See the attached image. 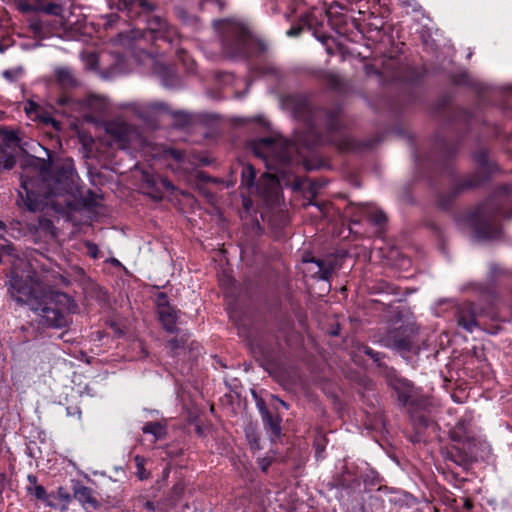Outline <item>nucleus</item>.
Returning a JSON list of instances; mask_svg holds the SVG:
<instances>
[{
	"label": "nucleus",
	"mask_w": 512,
	"mask_h": 512,
	"mask_svg": "<svg viewBox=\"0 0 512 512\" xmlns=\"http://www.w3.org/2000/svg\"><path fill=\"white\" fill-rule=\"evenodd\" d=\"M8 285L11 297L38 312L43 326L64 328L71 321L70 314L76 311L77 305L66 293H44L31 275L30 265L23 258H15L12 262Z\"/></svg>",
	"instance_id": "1"
},
{
	"label": "nucleus",
	"mask_w": 512,
	"mask_h": 512,
	"mask_svg": "<svg viewBox=\"0 0 512 512\" xmlns=\"http://www.w3.org/2000/svg\"><path fill=\"white\" fill-rule=\"evenodd\" d=\"M74 168L70 163L56 167L53 175L46 168L41 169L39 178H28L22 176L21 187L23 192L19 196L29 211H37L42 205L51 204L53 207L68 204L64 199L61 203L54 202L51 198L54 196L66 197L74 186Z\"/></svg>",
	"instance_id": "2"
},
{
	"label": "nucleus",
	"mask_w": 512,
	"mask_h": 512,
	"mask_svg": "<svg viewBox=\"0 0 512 512\" xmlns=\"http://www.w3.org/2000/svg\"><path fill=\"white\" fill-rule=\"evenodd\" d=\"M223 47L230 56L249 57L264 52L266 45L250 34L248 29L236 21H223Z\"/></svg>",
	"instance_id": "3"
},
{
	"label": "nucleus",
	"mask_w": 512,
	"mask_h": 512,
	"mask_svg": "<svg viewBox=\"0 0 512 512\" xmlns=\"http://www.w3.org/2000/svg\"><path fill=\"white\" fill-rule=\"evenodd\" d=\"M254 154L262 158L268 170L278 171L280 165L288 164L294 152V144L281 138L265 137L251 143Z\"/></svg>",
	"instance_id": "4"
},
{
	"label": "nucleus",
	"mask_w": 512,
	"mask_h": 512,
	"mask_svg": "<svg viewBox=\"0 0 512 512\" xmlns=\"http://www.w3.org/2000/svg\"><path fill=\"white\" fill-rule=\"evenodd\" d=\"M499 212V205L492 201L476 209L472 216V223L477 238L493 239L500 234Z\"/></svg>",
	"instance_id": "5"
},
{
	"label": "nucleus",
	"mask_w": 512,
	"mask_h": 512,
	"mask_svg": "<svg viewBox=\"0 0 512 512\" xmlns=\"http://www.w3.org/2000/svg\"><path fill=\"white\" fill-rule=\"evenodd\" d=\"M284 104L295 118L304 122L309 128H314L324 114L321 110H313L304 96H288Z\"/></svg>",
	"instance_id": "6"
},
{
	"label": "nucleus",
	"mask_w": 512,
	"mask_h": 512,
	"mask_svg": "<svg viewBox=\"0 0 512 512\" xmlns=\"http://www.w3.org/2000/svg\"><path fill=\"white\" fill-rule=\"evenodd\" d=\"M416 332L412 327L405 326L389 331L382 339L383 344L403 354L413 348Z\"/></svg>",
	"instance_id": "7"
},
{
	"label": "nucleus",
	"mask_w": 512,
	"mask_h": 512,
	"mask_svg": "<svg viewBox=\"0 0 512 512\" xmlns=\"http://www.w3.org/2000/svg\"><path fill=\"white\" fill-rule=\"evenodd\" d=\"M26 227L35 242H48L56 236L52 221L45 217L27 221Z\"/></svg>",
	"instance_id": "8"
},
{
	"label": "nucleus",
	"mask_w": 512,
	"mask_h": 512,
	"mask_svg": "<svg viewBox=\"0 0 512 512\" xmlns=\"http://www.w3.org/2000/svg\"><path fill=\"white\" fill-rule=\"evenodd\" d=\"M395 391L397 392L398 400L403 405H410L421 409H427L430 405V400L427 397L418 398L416 389L407 382H399L395 386Z\"/></svg>",
	"instance_id": "9"
},
{
	"label": "nucleus",
	"mask_w": 512,
	"mask_h": 512,
	"mask_svg": "<svg viewBox=\"0 0 512 512\" xmlns=\"http://www.w3.org/2000/svg\"><path fill=\"white\" fill-rule=\"evenodd\" d=\"M257 192L265 202H276L279 195V182L276 176L271 173H264L257 183Z\"/></svg>",
	"instance_id": "10"
},
{
	"label": "nucleus",
	"mask_w": 512,
	"mask_h": 512,
	"mask_svg": "<svg viewBox=\"0 0 512 512\" xmlns=\"http://www.w3.org/2000/svg\"><path fill=\"white\" fill-rule=\"evenodd\" d=\"M480 311L472 303H463L457 309V323L468 332H472L478 326L477 317Z\"/></svg>",
	"instance_id": "11"
},
{
	"label": "nucleus",
	"mask_w": 512,
	"mask_h": 512,
	"mask_svg": "<svg viewBox=\"0 0 512 512\" xmlns=\"http://www.w3.org/2000/svg\"><path fill=\"white\" fill-rule=\"evenodd\" d=\"M106 130L110 135L122 143L131 141L137 135L134 127L120 119L109 122Z\"/></svg>",
	"instance_id": "12"
},
{
	"label": "nucleus",
	"mask_w": 512,
	"mask_h": 512,
	"mask_svg": "<svg viewBox=\"0 0 512 512\" xmlns=\"http://www.w3.org/2000/svg\"><path fill=\"white\" fill-rule=\"evenodd\" d=\"M120 10H126L130 18L140 16L141 13H149L155 9L153 3L148 0H119Z\"/></svg>",
	"instance_id": "13"
},
{
	"label": "nucleus",
	"mask_w": 512,
	"mask_h": 512,
	"mask_svg": "<svg viewBox=\"0 0 512 512\" xmlns=\"http://www.w3.org/2000/svg\"><path fill=\"white\" fill-rule=\"evenodd\" d=\"M134 109L146 121L169 111L167 105L162 102L139 103L134 105Z\"/></svg>",
	"instance_id": "14"
},
{
	"label": "nucleus",
	"mask_w": 512,
	"mask_h": 512,
	"mask_svg": "<svg viewBox=\"0 0 512 512\" xmlns=\"http://www.w3.org/2000/svg\"><path fill=\"white\" fill-rule=\"evenodd\" d=\"M260 413L264 423V427L267 430L272 441H275L281 437V418L279 415H273L268 411L267 408L261 407Z\"/></svg>",
	"instance_id": "15"
},
{
	"label": "nucleus",
	"mask_w": 512,
	"mask_h": 512,
	"mask_svg": "<svg viewBox=\"0 0 512 512\" xmlns=\"http://www.w3.org/2000/svg\"><path fill=\"white\" fill-rule=\"evenodd\" d=\"M147 29L154 33L157 39L168 40L171 35L167 23L159 16H153L147 20Z\"/></svg>",
	"instance_id": "16"
},
{
	"label": "nucleus",
	"mask_w": 512,
	"mask_h": 512,
	"mask_svg": "<svg viewBox=\"0 0 512 512\" xmlns=\"http://www.w3.org/2000/svg\"><path fill=\"white\" fill-rule=\"evenodd\" d=\"M55 76L58 84L64 89L73 88L78 85V81L73 71L68 67L56 68Z\"/></svg>",
	"instance_id": "17"
},
{
	"label": "nucleus",
	"mask_w": 512,
	"mask_h": 512,
	"mask_svg": "<svg viewBox=\"0 0 512 512\" xmlns=\"http://www.w3.org/2000/svg\"><path fill=\"white\" fill-rule=\"evenodd\" d=\"M303 261L306 263H314L316 265L314 275L319 279L328 280L331 277L332 271L334 269L331 262H326L324 260L314 258H304Z\"/></svg>",
	"instance_id": "18"
},
{
	"label": "nucleus",
	"mask_w": 512,
	"mask_h": 512,
	"mask_svg": "<svg viewBox=\"0 0 512 512\" xmlns=\"http://www.w3.org/2000/svg\"><path fill=\"white\" fill-rule=\"evenodd\" d=\"M74 498L82 504H87L92 507L97 505V500L93 495L92 489L83 485H76L74 487Z\"/></svg>",
	"instance_id": "19"
},
{
	"label": "nucleus",
	"mask_w": 512,
	"mask_h": 512,
	"mask_svg": "<svg viewBox=\"0 0 512 512\" xmlns=\"http://www.w3.org/2000/svg\"><path fill=\"white\" fill-rule=\"evenodd\" d=\"M158 316L164 328L167 331L172 332L176 325V311L171 306L164 307L158 311Z\"/></svg>",
	"instance_id": "20"
},
{
	"label": "nucleus",
	"mask_w": 512,
	"mask_h": 512,
	"mask_svg": "<svg viewBox=\"0 0 512 512\" xmlns=\"http://www.w3.org/2000/svg\"><path fill=\"white\" fill-rule=\"evenodd\" d=\"M69 0H45L35 7L36 10L43 11L51 15H60L63 5Z\"/></svg>",
	"instance_id": "21"
},
{
	"label": "nucleus",
	"mask_w": 512,
	"mask_h": 512,
	"mask_svg": "<svg viewBox=\"0 0 512 512\" xmlns=\"http://www.w3.org/2000/svg\"><path fill=\"white\" fill-rule=\"evenodd\" d=\"M0 141L3 146L7 149H11L15 151L16 149H21L20 147V139L17 133L13 130H2L0 131Z\"/></svg>",
	"instance_id": "22"
},
{
	"label": "nucleus",
	"mask_w": 512,
	"mask_h": 512,
	"mask_svg": "<svg viewBox=\"0 0 512 512\" xmlns=\"http://www.w3.org/2000/svg\"><path fill=\"white\" fill-rule=\"evenodd\" d=\"M451 438L454 442H457V443H464L465 441H467V450H466V454L467 455H472L473 454V443L470 441L469 437L465 436V432H464V424L462 422H459L455 429L451 432Z\"/></svg>",
	"instance_id": "23"
},
{
	"label": "nucleus",
	"mask_w": 512,
	"mask_h": 512,
	"mask_svg": "<svg viewBox=\"0 0 512 512\" xmlns=\"http://www.w3.org/2000/svg\"><path fill=\"white\" fill-rule=\"evenodd\" d=\"M145 434H151L154 441L163 439L166 436V428L160 422H148L142 427Z\"/></svg>",
	"instance_id": "24"
},
{
	"label": "nucleus",
	"mask_w": 512,
	"mask_h": 512,
	"mask_svg": "<svg viewBox=\"0 0 512 512\" xmlns=\"http://www.w3.org/2000/svg\"><path fill=\"white\" fill-rule=\"evenodd\" d=\"M13 247L11 243L5 239L2 235H0V263L3 261L4 257H7L9 263L12 265V262L15 258H19L16 255L12 254Z\"/></svg>",
	"instance_id": "25"
},
{
	"label": "nucleus",
	"mask_w": 512,
	"mask_h": 512,
	"mask_svg": "<svg viewBox=\"0 0 512 512\" xmlns=\"http://www.w3.org/2000/svg\"><path fill=\"white\" fill-rule=\"evenodd\" d=\"M255 177H256V172H255V169L253 168V166L246 165L243 167V170H242V184L243 185H245L249 188L252 187L254 185Z\"/></svg>",
	"instance_id": "26"
},
{
	"label": "nucleus",
	"mask_w": 512,
	"mask_h": 512,
	"mask_svg": "<svg viewBox=\"0 0 512 512\" xmlns=\"http://www.w3.org/2000/svg\"><path fill=\"white\" fill-rule=\"evenodd\" d=\"M11 238L17 239L23 235L22 224L20 221H11L7 225V232Z\"/></svg>",
	"instance_id": "27"
},
{
	"label": "nucleus",
	"mask_w": 512,
	"mask_h": 512,
	"mask_svg": "<svg viewBox=\"0 0 512 512\" xmlns=\"http://www.w3.org/2000/svg\"><path fill=\"white\" fill-rule=\"evenodd\" d=\"M27 490L30 494L34 495L37 499L42 500V501H47L46 490L43 486L36 484L34 486H29L27 488Z\"/></svg>",
	"instance_id": "28"
},
{
	"label": "nucleus",
	"mask_w": 512,
	"mask_h": 512,
	"mask_svg": "<svg viewBox=\"0 0 512 512\" xmlns=\"http://www.w3.org/2000/svg\"><path fill=\"white\" fill-rule=\"evenodd\" d=\"M368 218L376 225H382L386 221V215L382 211H369Z\"/></svg>",
	"instance_id": "29"
},
{
	"label": "nucleus",
	"mask_w": 512,
	"mask_h": 512,
	"mask_svg": "<svg viewBox=\"0 0 512 512\" xmlns=\"http://www.w3.org/2000/svg\"><path fill=\"white\" fill-rule=\"evenodd\" d=\"M155 303L157 306V311L161 310L164 307L170 306L169 302H168V298H167L166 294H164V293H159L156 296Z\"/></svg>",
	"instance_id": "30"
},
{
	"label": "nucleus",
	"mask_w": 512,
	"mask_h": 512,
	"mask_svg": "<svg viewBox=\"0 0 512 512\" xmlns=\"http://www.w3.org/2000/svg\"><path fill=\"white\" fill-rule=\"evenodd\" d=\"M15 163V156L11 153L5 156V159L2 161V166L4 169L9 170L14 167Z\"/></svg>",
	"instance_id": "31"
},
{
	"label": "nucleus",
	"mask_w": 512,
	"mask_h": 512,
	"mask_svg": "<svg viewBox=\"0 0 512 512\" xmlns=\"http://www.w3.org/2000/svg\"><path fill=\"white\" fill-rule=\"evenodd\" d=\"M475 159L482 166H486L488 164V156L485 150L478 151L475 154Z\"/></svg>",
	"instance_id": "32"
},
{
	"label": "nucleus",
	"mask_w": 512,
	"mask_h": 512,
	"mask_svg": "<svg viewBox=\"0 0 512 512\" xmlns=\"http://www.w3.org/2000/svg\"><path fill=\"white\" fill-rule=\"evenodd\" d=\"M85 246L87 248V253L93 257V258H97L98 257V253H99V249H98V246L92 242H86L85 243Z\"/></svg>",
	"instance_id": "33"
},
{
	"label": "nucleus",
	"mask_w": 512,
	"mask_h": 512,
	"mask_svg": "<svg viewBox=\"0 0 512 512\" xmlns=\"http://www.w3.org/2000/svg\"><path fill=\"white\" fill-rule=\"evenodd\" d=\"M167 153L177 161H182L184 157V153L177 149H170Z\"/></svg>",
	"instance_id": "34"
},
{
	"label": "nucleus",
	"mask_w": 512,
	"mask_h": 512,
	"mask_svg": "<svg viewBox=\"0 0 512 512\" xmlns=\"http://www.w3.org/2000/svg\"><path fill=\"white\" fill-rule=\"evenodd\" d=\"M57 493H58L59 498H61L62 500H65V501L70 500V495L63 487L58 488Z\"/></svg>",
	"instance_id": "35"
},
{
	"label": "nucleus",
	"mask_w": 512,
	"mask_h": 512,
	"mask_svg": "<svg viewBox=\"0 0 512 512\" xmlns=\"http://www.w3.org/2000/svg\"><path fill=\"white\" fill-rule=\"evenodd\" d=\"M302 31L301 26L292 27L287 31V35L290 37L298 36Z\"/></svg>",
	"instance_id": "36"
},
{
	"label": "nucleus",
	"mask_w": 512,
	"mask_h": 512,
	"mask_svg": "<svg viewBox=\"0 0 512 512\" xmlns=\"http://www.w3.org/2000/svg\"><path fill=\"white\" fill-rule=\"evenodd\" d=\"M322 187L321 185H318L317 183H311L309 187V193L312 197L316 196L317 190Z\"/></svg>",
	"instance_id": "37"
},
{
	"label": "nucleus",
	"mask_w": 512,
	"mask_h": 512,
	"mask_svg": "<svg viewBox=\"0 0 512 512\" xmlns=\"http://www.w3.org/2000/svg\"><path fill=\"white\" fill-rule=\"evenodd\" d=\"M364 353L372 357L375 361H378V358L376 357L378 353L374 352L371 348L365 347Z\"/></svg>",
	"instance_id": "38"
},
{
	"label": "nucleus",
	"mask_w": 512,
	"mask_h": 512,
	"mask_svg": "<svg viewBox=\"0 0 512 512\" xmlns=\"http://www.w3.org/2000/svg\"><path fill=\"white\" fill-rule=\"evenodd\" d=\"M28 481L31 483V486H34L37 484V478L34 475H28Z\"/></svg>",
	"instance_id": "39"
},
{
	"label": "nucleus",
	"mask_w": 512,
	"mask_h": 512,
	"mask_svg": "<svg viewBox=\"0 0 512 512\" xmlns=\"http://www.w3.org/2000/svg\"><path fill=\"white\" fill-rule=\"evenodd\" d=\"M144 505H145L146 509L151 510V511L154 510V504L152 502L146 501Z\"/></svg>",
	"instance_id": "40"
},
{
	"label": "nucleus",
	"mask_w": 512,
	"mask_h": 512,
	"mask_svg": "<svg viewBox=\"0 0 512 512\" xmlns=\"http://www.w3.org/2000/svg\"><path fill=\"white\" fill-rule=\"evenodd\" d=\"M169 346L171 347V349H176L177 348V341L176 340H170L169 341Z\"/></svg>",
	"instance_id": "41"
},
{
	"label": "nucleus",
	"mask_w": 512,
	"mask_h": 512,
	"mask_svg": "<svg viewBox=\"0 0 512 512\" xmlns=\"http://www.w3.org/2000/svg\"><path fill=\"white\" fill-rule=\"evenodd\" d=\"M162 184L166 188H173V186L171 185V183L168 180H162Z\"/></svg>",
	"instance_id": "42"
},
{
	"label": "nucleus",
	"mask_w": 512,
	"mask_h": 512,
	"mask_svg": "<svg viewBox=\"0 0 512 512\" xmlns=\"http://www.w3.org/2000/svg\"><path fill=\"white\" fill-rule=\"evenodd\" d=\"M0 230L7 232V224L3 221H0Z\"/></svg>",
	"instance_id": "43"
},
{
	"label": "nucleus",
	"mask_w": 512,
	"mask_h": 512,
	"mask_svg": "<svg viewBox=\"0 0 512 512\" xmlns=\"http://www.w3.org/2000/svg\"><path fill=\"white\" fill-rule=\"evenodd\" d=\"M3 75L6 77V78H9L11 77V73L9 71H4Z\"/></svg>",
	"instance_id": "44"
},
{
	"label": "nucleus",
	"mask_w": 512,
	"mask_h": 512,
	"mask_svg": "<svg viewBox=\"0 0 512 512\" xmlns=\"http://www.w3.org/2000/svg\"><path fill=\"white\" fill-rule=\"evenodd\" d=\"M327 125H328V127L330 129H335L336 128V126L332 122H329Z\"/></svg>",
	"instance_id": "45"
},
{
	"label": "nucleus",
	"mask_w": 512,
	"mask_h": 512,
	"mask_svg": "<svg viewBox=\"0 0 512 512\" xmlns=\"http://www.w3.org/2000/svg\"><path fill=\"white\" fill-rule=\"evenodd\" d=\"M277 400L279 401V403H280L283 407L287 408V404H286L284 401H282V400H280V399H277Z\"/></svg>",
	"instance_id": "46"
},
{
	"label": "nucleus",
	"mask_w": 512,
	"mask_h": 512,
	"mask_svg": "<svg viewBox=\"0 0 512 512\" xmlns=\"http://www.w3.org/2000/svg\"><path fill=\"white\" fill-rule=\"evenodd\" d=\"M421 421H423V425L426 426L427 425V420L424 419V417H420Z\"/></svg>",
	"instance_id": "47"
},
{
	"label": "nucleus",
	"mask_w": 512,
	"mask_h": 512,
	"mask_svg": "<svg viewBox=\"0 0 512 512\" xmlns=\"http://www.w3.org/2000/svg\"><path fill=\"white\" fill-rule=\"evenodd\" d=\"M309 205H315V203H313L311 200H309Z\"/></svg>",
	"instance_id": "48"
}]
</instances>
